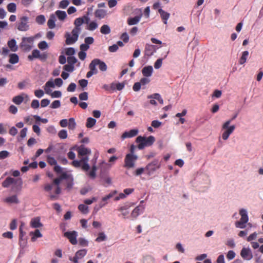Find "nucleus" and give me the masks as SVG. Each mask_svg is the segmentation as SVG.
Here are the masks:
<instances>
[{"mask_svg": "<svg viewBox=\"0 0 263 263\" xmlns=\"http://www.w3.org/2000/svg\"><path fill=\"white\" fill-rule=\"evenodd\" d=\"M84 24L83 18L81 17L77 18L74 21V28L71 31L72 36L69 32H66L65 34L66 37V44L71 45L74 43L78 39L79 35L81 31V25Z\"/></svg>", "mask_w": 263, "mask_h": 263, "instance_id": "nucleus-1", "label": "nucleus"}, {"mask_svg": "<svg viewBox=\"0 0 263 263\" xmlns=\"http://www.w3.org/2000/svg\"><path fill=\"white\" fill-rule=\"evenodd\" d=\"M155 141V137L153 136H150L147 138L138 136L136 140V142L139 143L138 147L139 149H142L146 146H151Z\"/></svg>", "mask_w": 263, "mask_h": 263, "instance_id": "nucleus-2", "label": "nucleus"}, {"mask_svg": "<svg viewBox=\"0 0 263 263\" xmlns=\"http://www.w3.org/2000/svg\"><path fill=\"white\" fill-rule=\"evenodd\" d=\"M231 123V120H228L225 122L222 126V129L224 130L222 134V138L224 140H227L235 129V126L234 125L229 126Z\"/></svg>", "mask_w": 263, "mask_h": 263, "instance_id": "nucleus-3", "label": "nucleus"}, {"mask_svg": "<svg viewBox=\"0 0 263 263\" xmlns=\"http://www.w3.org/2000/svg\"><path fill=\"white\" fill-rule=\"evenodd\" d=\"M34 40V37L33 36L23 37L20 45V48L23 51H29L32 48Z\"/></svg>", "mask_w": 263, "mask_h": 263, "instance_id": "nucleus-4", "label": "nucleus"}, {"mask_svg": "<svg viewBox=\"0 0 263 263\" xmlns=\"http://www.w3.org/2000/svg\"><path fill=\"white\" fill-rule=\"evenodd\" d=\"M239 214L241 216L240 219L236 221L235 226L236 228L244 229L246 227V223L249 220L247 212L246 210L242 209L239 211Z\"/></svg>", "mask_w": 263, "mask_h": 263, "instance_id": "nucleus-5", "label": "nucleus"}, {"mask_svg": "<svg viewBox=\"0 0 263 263\" xmlns=\"http://www.w3.org/2000/svg\"><path fill=\"white\" fill-rule=\"evenodd\" d=\"M161 162L157 159L154 160L151 163H149L145 167V170L147 171L148 175L153 174L156 171L159 169L161 167Z\"/></svg>", "mask_w": 263, "mask_h": 263, "instance_id": "nucleus-6", "label": "nucleus"}, {"mask_svg": "<svg viewBox=\"0 0 263 263\" xmlns=\"http://www.w3.org/2000/svg\"><path fill=\"white\" fill-rule=\"evenodd\" d=\"M138 159V157L133 154H127L124 159V167L127 168H133L135 166V163Z\"/></svg>", "mask_w": 263, "mask_h": 263, "instance_id": "nucleus-7", "label": "nucleus"}, {"mask_svg": "<svg viewBox=\"0 0 263 263\" xmlns=\"http://www.w3.org/2000/svg\"><path fill=\"white\" fill-rule=\"evenodd\" d=\"M28 17L24 16L20 18V22L17 24V28L21 31H26L29 29V25H28Z\"/></svg>", "mask_w": 263, "mask_h": 263, "instance_id": "nucleus-8", "label": "nucleus"}, {"mask_svg": "<svg viewBox=\"0 0 263 263\" xmlns=\"http://www.w3.org/2000/svg\"><path fill=\"white\" fill-rule=\"evenodd\" d=\"M64 236L66 237L72 245H76L78 243L77 240V232L75 231L66 232Z\"/></svg>", "mask_w": 263, "mask_h": 263, "instance_id": "nucleus-9", "label": "nucleus"}, {"mask_svg": "<svg viewBox=\"0 0 263 263\" xmlns=\"http://www.w3.org/2000/svg\"><path fill=\"white\" fill-rule=\"evenodd\" d=\"M133 205L134 203H133L127 202L119 206L118 209V210L121 212L122 215L124 218H125L129 214V212L127 211V210L129 209V208Z\"/></svg>", "mask_w": 263, "mask_h": 263, "instance_id": "nucleus-10", "label": "nucleus"}, {"mask_svg": "<svg viewBox=\"0 0 263 263\" xmlns=\"http://www.w3.org/2000/svg\"><path fill=\"white\" fill-rule=\"evenodd\" d=\"M90 63L92 64V65H93L95 67H96V66H98L100 70L102 71H105L107 70V67L106 64L105 62L101 61L99 59H93Z\"/></svg>", "mask_w": 263, "mask_h": 263, "instance_id": "nucleus-11", "label": "nucleus"}, {"mask_svg": "<svg viewBox=\"0 0 263 263\" xmlns=\"http://www.w3.org/2000/svg\"><path fill=\"white\" fill-rule=\"evenodd\" d=\"M155 51L156 46L148 44H146L144 49V54L145 56L150 57L152 55Z\"/></svg>", "mask_w": 263, "mask_h": 263, "instance_id": "nucleus-12", "label": "nucleus"}, {"mask_svg": "<svg viewBox=\"0 0 263 263\" xmlns=\"http://www.w3.org/2000/svg\"><path fill=\"white\" fill-rule=\"evenodd\" d=\"M78 155L79 156L87 157L86 155L90 154L91 153L90 149L85 147L84 145H82L79 146L78 149Z\"/></svg>", "mask_w": 263, "mask_h": 263, "instance_id": "nucleus-13", "label": "nucleus"}, {"mask_svg": "<svg viewBox=\"0 0 263 263\" xmlns=\"http://www.w3.org/2000/svg\"><path fill=\"white\" fill-rule=\"evenodd\" d=\"M117 191H114L113 192L110 193L108 195L103 197L102 201L99 204V208H101L104 206L107 203V200L112 198L116 194H117Z\"/></svg>", "mask_w": 263, "mask_h": 263, "instance_id": "nucleus-14", "label": "nucleus"}, {"mask_svg": "<svg viewBox=\"0 0 263 263\" xmlns=\"http://www.w3.org/2000/svg\"><path fill=\"white\" fill-rule=\"evenodd\" d=\"M138 133V130L137 129H133L128 132H124L121 136V138L124 139L128 138H132L136 136Z\"/></svg>", "mask_w": 263, "mask_h": 263, "instance_id": "nucleus-15", "label": "nucleus"}, {"mask_svg": "<svg viewBox=\"0 0 263 263\" xmlns=\"http://www.w3.org/2000/svg\"><path fill=\"white\" fill-rule=\"evenodd\" d=\"M241 256L245 259L250 260L252 258V255L249 249L243 248L240 252Z\"/></svg>", "mask_w": 263, "mask_h": 263, "instance_id": "nucleus-16", "label": "nucleus"}, {"mask_svg": "<svg viewBox=\"0 0 263 263\" xmlns=\"http://www.w3.org/2000/svg\"><path fill=\"white\" fill-rule=\"evenodd\" d=\"M144 207L142 205L136 206L131 213V216L134 218H136L140 213H142Z\"/></svg>", "mask_w": 263, "mask_h": 263, "instance_id": "nucleus-17", "label": "nucleus"}, {"mask_svg": "<svg viewBox=\"0 0 263 263\" xmlns=\"http://www.w3.org/2000/svg\"><path fill=\"white\" fill-rule=\"evenodd\" d=\"M158 12L159 13L161 18L164 24H166L167 21L170 17V14L167 12H165L161 8L158 9Z\"/></svg>", "mask_w": 263, "mask_h": 263, "instance_id": "nucleus-18", "label": "nucleus"}, {"mask_svg": "<svg viewBox=\"0 0 263 263\" xmlns=\"http://www.w3.org/2000/svg\"><path fill=\"white\" fill-rule=\"evenodd\" d=\"M30 226L33 228H38L42 227L43 224L40 222V218L39 217L33 218L30 221Z\"/></svg>", "mask_w": 263, "mask_h": 263, "instance_id": "nucleus-19", "label": "nucleus"}, {"mask_svg": "<svg viewBox=\"0 0 263 263\" xmlns=\"http://www.w3.org/2000/svg\"><path fill=\"white\" fill-rule=\"evenodd\" d=\"M153 69L152 66H147L144 67L142 70V73L143 76L149 77L152 76Z\"/></svg>", "mask_w": 263, "mask_h": 263, "instance_id": "nucleus-20", "label": "nucleus"}, {"mask_svg": "<svg viewBox=\"0 0 263 263\" xmlns=\"http://www.w3.org/2000/svg\"><path fill=\"white\" fill-rule=\"evenodd\" d=\"M7 45L10 48V50L12 52H15L18 49V47L16 45V41L14 39H11L7 43Z\"/></svg>", "mask_w": 263, "mask_h": 263, "instance_id": "nucleus-21", "label": "nucleus"}, {"mask_svg": "<svg viewBox=\"0 0 263 263\" xmlns=\"http://www.w3.org/2000/svg\"><path fill=\"white\" fill-rule=\"evenodd\" d=\"M82 164L81 167L82 170L85 171H88L90 167L89 164H88V157H84L81 158Z\"/></svg>", "mask_w": 263, "mask_h": 263, "instance_id": "nucleus-22", "label": "nucleus"}, {"mask_svg": "<svg viewBox=\"0 0 263 263\" xmlns=\"http://www.w3.org/2000/svg\"><path fill=\"white\" fill-rule=\"evenodd\" d=\"M141 15L136 16L134 17H129L127 20V24L129 25H134L137 24L140 20Z\"/></svg>", "mask_w": 263, "mask_h": 263, "instance_id": "nucleus-23", "label": "nucleus"}, {"mask_svg": "<svg viewBox=\"0 0 263 263\" xmlns=\"http://www.w3.org/2000/svg\"><path fill=\"white\" fill-rule=\"evenodd\" d=\"M15 179L12 177H7L3 182L2 186L4 187H8L10 185L15 182Z\"/></svg>", "mask_w": 263, "mask_h": 263, "instance_id": "nucleus-24", "label": "nucleus"}, {"mask_svg": "<svg viewBox=\"0 0 263 263\" xmlns=\"http://www.w3.org/2000/svg\"><path fill=\"white\" fill-rule=\"evenodd\" d=\"M124 85H125L124 83H112L110 84V88L112 90H114L116 89L118 90H121L124 87Z\"/></svg>", "mask_w": 263, "mask_h": 263, "instance_id": "nucleus-25", "label": "nucleus"}, {"mask_svg": "<svg viewBox=\"0 0 263 263\" xmlns=\"http://www.w3.org/2000/svg\"><path fill=\"white\" fill-rule=\"evenodd\" d=\"M106 15V11L103 9H97L95 11V15L96 17L101 19L104 18Z\"/></svg>", "mask_w": 263, "mask_h": 263, "instance_id": "nucleus-26", "label": "nucleus"}, {"mask_svg": "<svg viewBox=\"0 0 263 263\" xmlns=\"http://www.w3.org/2000/svg\"><path fill=\"white\" fill-rule=\"evenodd\" d=\"M30 235H32V237H31V241L34 242L36 240V238H40L42 237V234L39 231V230L36 229L35 230L34 232H31L30 233Z\"/></svg>", "mask_w": 263, "mask_h": 263, "instance_id": "nucleus-27", "label": "nucleus"}, {"mask_svg": "<svg viewBox=\"0 0 263 263\" xmlns=\"http://www.w3.org/2000/svg\"><path fill=\"white\" fill-rule=\"evenodd\" d=\"M19 57L15 53H12L9 55V62L12 64H15L18 62Z\"/></svg>", "mask_w": 263, "mask_h": 263, "instance_id": "nucleus-28", "label": "nucleus"}, {"mask_svg": "<svg viewBox=\"0 0 263 263\" xmlns=\"http://www.w3.org/2000/svg\"><path fill=\"white\" fill-rule=\"evenodd\" d=\"M89 68L90 69V71H89L86 74L87 78L91 77L93 74H97L98 72V70L96 69V67H95L92 64L90 63L89 65Z\"/></svg>", "mask_w": 263, "mask_h": 263, "instance_id": "nucleus-29", "label": "nucleus"}, {"mask_svg": "<svg viewBox=\"0 0 263 263\" xmlns=\"http://www.w3.org/2000/svg\"><path fill=\"white\" fill-rule=\"evenodd\" d=\"M55 16L53 14L50 15L49 19L47 22V25L50 29H53L55 27Z\"/></svg>", "mask_w": 263, "mask_h": 263, "instance_id": "nucleus-30", "label": "nucleus"}, {"mask_svg": "<svg viewBox=\"0 0 263 263\" xmlns=\"http://www.w3.org/2000/svg\"><path fill=\"white\" fill-rule=\"evenodd\" d=\"M96 120L91 117L87 119L86 126L87 128H92L96 123Z\"/></svg>", "mask_w": 263, "mask_h": 263, "instance_id": "nucleus-31", "label": "nucleus"}, {"mask_svg": "<svg viewBox=\"0 0 263 263\" xmlns=\"http://www.w3.org/2000/svg\"><path fill=\"white\" fill-rule=\"evenodd\" d=\"M249 55V52L248 51H245L242 52V55L239 60V63L241 65L243 64L246 63L247 58Z\"/></svg>", "mask_w": 263, "mask_h": 263, "instance_id": "nucleus-32", "label": "nucleus"}, {"mask_svg": "<svg viewBox=\"0 0 263 263\" xmlns=\"http://www.w3.org/2000/svg\"><path fill=\"white\" fill-rule=\"evenodd\" d=\"M40 52L37 49L33 50L31 55H29L28 59L30 61H32L34 58H39L40 56Z\"/></svg>", "mask_w": 263, "mask_h": 263, "instance_id": "nucleus-33", "label": "nucleus"}, {"mask_svg": "<svg viewBox=\"0 0 263 263\" xmlns=\"http://www.w3.org/2000/svg\"><path fill=\"white\" fill-rule=\"evenodd\" d=\"M24 101V97L22 95L15 96L12 99V101L16 105L21 104Z\"/></svg>", "mask_w": 263, "mask_h": 263, "instance_id": "nucleus-34", "label": "nucleus"}, {"mask_svg": "<svg viewBox=\"0 0 263 263\" xmlns=\"http://www.w3.org/2000/svg\"><path fill=\"white\" fill-rule=\"evenodd\" d=\"M5 201L10 203H17L18 200L16 195H13L5 199Z\"/></svg>", "mask_w": 263, "mask_h": 263, "instance_id": "nucleus-35", "label": "nucleus"}, {"mask_svg": "<svg viewBox=\"0 0 263 263\" xmlns=\"http://www.w3.org/2000/svg\"><path fill=\"white\" fill-rule=\"evenodd\" d=\"M55 14L58 18L61 21L64 20L67 16L66 13L65 11L61 10H57L55 12Z\"/></svg>", "mask_w": 263, "mask_h": 263, "instance_id": "nucleus-36", "label": "nucleus"}, {"mask_svg": "<svg viewBox=\"0 0 263 263\" xmlns=\"http://www.w3.org/2000/svg\"><path fill=\"white\" fill-rule=\"evenodd\" d=\"M100 32L103 34H108L110 32V27L107 25H103L101 27Z\"/></svg>", "mask_w": 263, "mask_h": 263, "instance_id": "nucleus-37", "label": "nucleus"}, {"mask_svg": "<svg viewBox=\"0 0 263 263\" xmlns=\"http://www.w3.org/2000/svg\"><path fill=\"white\" fill-rule=\"evenodd\" d=\"M78 209L84 214H86L88 213V207L83 204H81L78 206Z\"/></svg>", "mask_w": 263, "mask_h": 263, "instance_id": "nucleus-38", "label": "nucleus"}, {"mask_svg": "<svg viewBox=\"0 0 263 263\" xmlns=\"http://www.w3.org/2000/svg\"><path fill=\"white\" fill-rule=\"evenodd\" d=\"M7 8L9 12L11 13L15 12L16 10V4L13 3H11L7 5Z\"/></svg>", "mask_w": 263, "mask_h": 263, "instance_id": "nucleus-39", "label": "nucleus"}, {"mask_svg": "<svg viewBox=\"0 0 263 263\" xmlns=\"http://www.w3.org/2000/svg\"><path fill=\"white\" fill-rule=\"evenodd\" d=\"M46 21L45 17L43 15H40L36 16L35 18L36 22L39 25H43Z\"/></svg>", "mask_w": 263, "mask_h": 263, "instance_id": "nucleus-40", "label": "nucleus"}, {"mask_svg": "<svg viewBox=\"0 0 263 263\" xmlns=\"http://www.w3.org/2000/svg\"><path fill=\"white\" fill-rule=\"evenodd\" d=\"M68 126L69 129L73 130L76 128V123L75 122V120L74 118H71L69 119V121L68 123Z\"/></svg>", "mask_w": 263, "mask_h": 263, "instance_id": "nucleus-41", "label": "nucleus"}, {"mask_svg": "<svg viewBox=\"0 0 263 263\" xmlns=\"http://www.w3.org/2000/svg\"><path fill=\"white\" fill-rule=\"evenodd\" d=\"M87 253V251L85 249H82L78 251L76 253L75 255L77 256V257H78L79 259L83 258L84 256L86 255Z\"/></svg>", "mask_w": 263, "mask_h": 263, "instance_id": "nucleus-42", "label": "nucleus"}, {"mask_svg": "<svg viewBox=\"0 0 263 263\" xmlns=\"http://www.w3.org/2000/svg\"><path fill=\"white\" fill-rule=\"evenodd\" d=\"M73 179L71 176L68 179L66 180V187L68 190L71 189L73 185Z\"/></svg>", "mask_w": 263, "mask_h": 263, "instance_id": "nucleus-43", "label": "nucleus"}, {"mask_svg": "<svg viewBox=\"0 0 263 263\" xmlns=\"http://www.w3.org/2000/svg\"><path fill=\"white\" fill-rule=\"evenodd\" d=\"M106 239V236L103 232H100L98 234V237L96 239V241L101 242Z\"/></svg>", "mask_w": 263, "mask_h": 263, "instance_id": "nucleus-44", "label": "nucleus"}, {"mask_svg": "<svg viewBox=\"0 0 263 263\" xmlns=\"http://www.w3.org/2000/svg\"><path fill=\"white\" fill-rule=\"evenodd\" d=\"M47 161L48 163L50 165H55L57 164V162L54 158L50 156L47 157Z\"/></svg>", "mask_w": 263, "mask_h": 263, "instance_id": "nucleus-45", "label": "nucleus"}, {"mask_svg": "<svg viewBox=\"0 0 263 263\" xmlns=\"http://www.w3.org/2000/svg\"><path fill=\"white\" fill-rule=\"evenodd\" d=\"M98 26V24L96 22L93 21L89 24L87 29L90 31H93L97 28Z\"/></svg>", "mask_w": 263, "mask_h": 263, "instance_id": "nucleus-46", "label": "nucleus"}, {"mask_svg": "<svg viewBox=\"0 0 263 263\" xmlns=\"http://www.w3.org/2000/svg\"><path fill=\"white\" fill-rule=\"evenodd\" d=\"M58 136L62 139H65L67 137V131L65 129L61 130L58 133Z\"/></svg>", "mask_w": 263, "mask_h": 263, "instance_id": "nucleus-47", "label": "nucleus"}, {"mask_svg": "<svg viewBox=\"0 0 263 263\" xmlns=\"http://www.w3.org/2000/svg\"><path fill=\"white\" fill-rule=\"evenodd\" d=\"M69 0H62L59 4V8L62 9L66 8L69 4Z\"/></svg>", "mask_w": 263, "mask_h": 263, "instance_id": "nucleus-48", "label": "nucleus"}, {"mask_svg": "<svg viewBox=\"0 0 263 263\" xmlns=\"http://www.w3.org/2000/svg\"><path fill=\"white\" fill-rule=\"evenodd\" d=\"M96 171H97V167L95 165H93L92 167L91 171L88 173V175L91 178L94 179L96 177Z\"/></svg>", "mask_w": 263, "mask_h": 263, "instance_id": "nucleus-49", "label": "nucleus"}, {"mask_svg": "<svg viewBox=\"0 0 263 263\" xmlns=\"http://www.w3.org/2000/svg\"><path fill=\"white\" fill-rule=\"evenodd\" d=\"M77 59L74 57L70 56L67 58L68 64H69L71 65L74 66V64H76L77 63Z\"/></svg>", "mask_w": 263, "mask_h": 263, "instance_id": "nucleus-50", "label": "nucleus"}, {"mask_svg": "<svg viewBox=\"0 0 263 263\" xmlns=\"http://www.w3.org/2000/svg\"><path fill=\"white\" fill-rule=\"evenodd\" d=\"M38 47L41 50H45L48 47V46L46 42L43 41L39 43Z\"/></svg>", "mask_w": 263, "mask_h": 263, "instance_id": "nucleus-51", "label": "nucleus"}, {"mask_svg": "<svg viewBox=\"0 0 263 263\" xmlns=\"http://www.w3.org/2000/svg\"><path fill=\"white\" fill-rule=\"evenodd\" d=\"M63 69L65 71H68V72H72L74 70V66L71 65L69 64L65 65L63 66Z\"/></svg>", "mask_w": 263, "mask_h": 263, "instance_id": "nucleus-52", "label": "nucleus"}, {"mask_svg": "<svg viewBox=\"0 0 263 263\" xmlns=\"http://www.w3.org/2000/svg\"><path fill=\"white\" fill-rule=\"evenodd\" d=\"M61 106V102L59 100L54 101L51 104L50 107L51 108H58Z\"/></svg>", "mask_w": 263, "mask_h": 263, "instance_id": "nucleus-53", "label": "nucleus"}, {"mask_svg": "<svg viewBox=\"0 0 263 263\" xmlns=\"http://www.w3.org/2000/svg\"><path fill=\"white\" fill-rule=\"evenodd\" d=\"M75 53L74 48L72 47L67 48L65 50V54L67 55L72 56Z\"/></svg>", "mask_w": 263, "mask_h": 263, "instance_id": "nucleus-54", "label": "nucleus"}, {"mask_svg": "<svg viewBox=\"0 0 263 263\" xmlns=\"http://www.w3.org/2000/svg\"><path fill=\"white\" fill-rule=\"evenodd\" d=\"M10 153L7 151H2L0 152V159H4L7 158Z\"/></svg>", "mask_w": 263, "mask_h": 263, "instance_id": "nucleus-55", "label": "nucleus"}, {"mask_svg": "<svg viewBox=\"0 0 263 263\" xmlns=\"http://www.w3.org/2000/svg\"><path fill=\"white\" fill-rule=\"evenodd\" d=\"M76 88V84L74 83H70L67 88V90L69 92H73Z\"/></svg>", "mask_w": 263, "mask_h": 263, "instance_id": "nucleus-56", "label": "nucleus"}, {"mask_svg": "<svg viewBox=\"0 0 263 263\" xmlns=\"http://www.w3.org/2000/svg\"><path fill=\"white\" fill-rule=\"evenodd\" d=\"M40 103L37 100H33L31 103V107L32 108L36 109L39 107Z\"/></svg>", "mask_w": 263, "mask_h": 263, "instance_id": "nucleus-57", "label": "nucleus"}, {"mask_svg": "<svg viewBox=\"0 0 263 263\" xmlns=\"http://www.w3.org/2000/svg\"><path fill=\"white\" fill-rule=\"evenodd\" d=\"M235 253L233 251L230 250L228 251L227 255V257L228 259L232 260L235 257Z\"/></svg>", "mask_w": 263, "mask_h": 263, "instance_id": "nucleus-58", "label": "nucleus"}, {"mask_svg": "<svg viewBox=\"0 0 263 263\" xmlns=\"http://www.w3.org/2000/svg\"><path fill=\"white\" fill-rule=\"evenodd\" d=\"M162 64V59H158L154 63V67L155 69H159L161 67Z\"/></svg>", "mask_w": 263, "mask_h": 263, "instance_id": "nucleus-59", "label": "nucleus"}, {"mask_svg": "<svg viewBox=\"0 0 263 263\" xmlns=\"http://www.w3.org/2000/svg\"><path fill=\"white\" fill-rule=\"evenodd\" d=\"M34 95L36 97L40 98L44 96V92L43 90L38 89L34 91Z\"/></svg>", "mask_w": 263, "mask_h": 263, "instance_id": "nucleus-60", "label": "nucleus"}, {"mask_svg": "<svg viewBox=\"0 0 263 263\" xmlns=\"http://www.w3.org/2000/svg\"><path fill=\"white\" fill-rule=\"evenodd\" d=\"M50 95L52 98H60L62 96V93L60 91L55 90L51 92Z\"/></svg>", "mask_w": 263, "mask_h": 263, "instance_id": "nucleus-61", "label": "nucleus"}, {"mask_svg": "<svg viewBox=\"0 0 263 263\" xmlns=\"http://www.w3.org/2000/svg\"><path fill=\"white\" fill-rule=\"evenodd\" d=\"M257 233L256 232H254L249 236L247 238V240L248 241H251L252 240H255L257 238Z\"/></svg>", "mask_w": 263, "mask_h": 263, "instance_id": "nucleus-62", "label": "nucleus"}, {"mask_svg": "<svg viewBox=\"0 0 263 263\" xmlns=\"http://www.w3.org/2000/svg\"><path fill=\"white\" fill-rule=\"evenodd\" d=\"M50 103V100L47 99H44L41 102V106L42 107H45L48 106Z\"/></svg>", "mask_w": 263, "mask_h": 263, "instance_id": "nucleus-63", "label": "nucleus"}, {"mask_svg": "<svg viewBox=\"0 0 263 263\" xmlns=\"http://www.w3.org/2000/svg\"><path fill=\"white\" fill-rule=\"evenodd\" d=\"M79 99L81 100H88V93L87 92H83L79 95Z\"/></svg>", "mask_w": 263, "mask_h": 263, "instance_id": "nucleus-64", "label": "nucleus"}]
</instances>
